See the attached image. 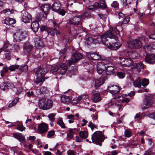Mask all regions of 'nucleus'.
Wrapping results in <instances>:
<instances>
[{
    "label": "nucleus",
    "instance_id": "obj_19",
    "mask_svg": "<svg viewBox=\"0 0 155 155\" xmlns=\"http://www.w3.org/2000/svg\"><path fill=\"white\" fill-rule=\"evenodd\" d=\"M97 71L99 74H101L103 72L104 69L107 67L105 66L104 63L100 62L98 63L97 65Z\"/></svg>",
    "mask_w": 155,
    "mask_h": 155
},
{
    "label": "nucleus",
    "instance_id": "obj_1",
    "mask_svg": "<svg viewBox=\"0 0 155 155\" xmlns=\"http://www.w3.org/2000/svg\"><path fill=\"white\" fill-rule=\"evenodd\" d=\"M114 33L117 35L119 31L116 27L110 28L108 31L101 36L103 44L112 49H118L121 46L120 44L117 41V38Z\"/></svg>",
    "mask_w": 155,
    "mask_h": 155
},
{
    "label": "nucleus",
    "instance_id": "obj_27",
    "mask_svg": "<svg viewBox=\"0 0 155 155\" xmlns=\"http://www.w3.org/2000/svg\"><path fill=\"white\" fill-rule=\"evenodd\" d=\"M31 27L34 32H37L39 27L38 23L37 21H33L31 24Z\"/></svg>",
    "mask_w": 155,
    "mask_h": 155
},
{
    "label": "nucleus",
    "instance_id": "obj_44",
    "mask_svg": "<svg viewBox=\"0 0 155 155\" xmlns=\"http://www.w3.org/2000/svg\"><path fill=\"white\" fill-rule=\"evenodd\" d=\"M87 69L90 73H92L94 71V66L92 64H88L87 67Z\"/></svg>",
    "mask_w": 155,
    "mask_h": 155
},
{
    "label": "nucleus",
    "instance_id": "obj_55",
    "mask_svg": "<svg viewBox=\"0 0 155 155\" xmlns=\"http://www.w3.org/2000/svg\"><path fill=\"white\" fill-rule=\"evenodd\" d=\"M125 135L127 137H130L131 136V133L128 130H126L125 132Z\"/></svg>",
    "mask_w": 155,
    "mask_h": 155
},
{
    "label": "nucleus",
    "instance_id": "obj_45",
    "mask_svg": "<svg viewBox=\"0 0 155 155\" xmlns=\"http://www.w3.org/2000/svg\"><path fill=\"white\" fill-rule=\"evenodd\" d=\"M134 118L136 120H139L142 119V116L140 113H137L134 117Z\"/></svg>",
    "mask_w": 155,
    "mask_h": 155
},
{
    "label": "nucleus",
    "instance_id": "obj_6",
    "mask_svg": "<svg viewBox=\"0 0 155 155\" xmlns=\"http://www.w3.org/2000/svg\"><path fill=\"white\" fill-rule=\"evenodd\" d=\"M82 57V55L81 53L76 51H74L71 57V59L69 61V65L70 66L71 64L76 63L81 59Z\"/></svg>",
    "mask_w": 155,
    "mask_h": 155
},
{
    "label": "nucleus",
    "instance_id": "obj_35",
    "mask_svg": "<svg viewBox=\"0 0 155 155\" xmlns=\"http://www.w3.org/2000/svg\"><path fill=\"white\" fill-rule=\"evenodd\" d=\"M79 135L81 137L84 139H85L88 136V133L86 131H81L79 132Z\"/></svg>",
    "mask_w": 155,
    "mask_h": 155
},
{
    "label": "nucleus",
    "instance_id": "obj_20",
    "mask_svg": "<svg viewBox=\"0 0 155 155\" xmlns=\"http://www.w3.org/2000/svg\"><path fill=\"white\" fill-rule=\"evenodd\" d=\"M68 5L76 8L79 7L80 4L77 0H69L68 2Z\"/></svg>",
    "mask_w": 155,
    "mask_h": 155
},
{
    "label": "nucleus",
    "instance_id": "obj_18",
    "mask_svg": "<svg viewBox=\"0 0 155 155\" xmlns=\"http://www.w3.org/2000/svg\"><path fill=\"white\" fill-rule=\"evenodd\" d=\"M87 55L90 59L92 60H98L101 58L100 55L97 53H88Z\"/></svg>",
    "mask_w": 155,
    "mask_h": 155
},
{
    "label": "nucleus",
    "instance_id": "obj_58",
    "mask_svg": "<svg viewBox=\"0 0 155 155\" xmlns=\"http://www.w3.org/2000/svg\"><path fill=\"white\" fill-rule=\"evenodd\" d=\"M98 15L104 21L107 18V14H98Z\"/></svg>",
    "mask_w": 155,
    "mask_h": 155
},
{
    "label": "nucleus",
    "instance_id": "obj_32",
    "mask_svg": "<svg viewBox=\"0 0 155 155\" xmlns=\"http://www.w3.org/2000/svg\"><path fill=\"white\" fill-rule=\"evenodd\" d=\"M91 98L94 102H99L101 100L100 95L98 93L95 94L93 95L91 97Z\"/></svg>",
    "mask_w": 155,
    "mask_h": 155
},
{
    "label": "nucleus",
    "instance_id": "obj_52",
    "mask_svg": "<svg viewBox=\"0 0 155 155\" xmlns=\"http://www.w3.org/2000/svg\"><path fill=\"white\" fill-rule=\"evenodd\" d=\"M25 128L22 124H19L17 125V129L21 131H22Z\"/></svg>",
    "mask_w": 155,
    "mask_h": 155
},
{
    "label": "nucleus",
    "instance_id": "obj_36",
    "mask_svg": "<svg viewBox=\"0 0 155 155\" xmlns=\"http://www.w3.org/2000/svg\"><path fill=\"white\" fill-rule=\"evenodd\" d=\"M9 84L7 82H4L0 85V88L2 90L5 91L9 87Z\"/></svg>",
    "mask_w": 155,
    "mask_h": 155
},
{
    "label": "nucleus",
    "instance_id": "obj_11",
    "mask_svg": "<svg viewBox=\"0 0 155 155\" xmlns=\"http://www.w3.org/2000/svg\"><path fill=\"white\" fill-rule=\"evenodd\" d=\"M133 62L129 58H122L121 59L120 64L124 67H129L133 64Z\"/></svg>",
    "mask_w": 155,
    "mask_h": 155
},
{
    "label": "nucleus",
    "instance_id": "obj_59",
    "mask_svg": "<svg viewBox=\"0 0 155 155\" xmlns=\"http://www.w3.org/2000/svg\"><path fill=\"white\" fill-rule=\"evenodd\" d=\"M88 126L91 127L92 130L96 127V126L91 122H89Z\"/></svg>",
    "mask_w": 155,
    "mask_h": 155
},
{
    "label": "nucleus",
    "instance_id": "obj_63",
    "mask_svg": "<svg viewBox=\"0 0 155 155\" xmlns=\"http://www.w3.org/2000/svg\"><path fill=\"white\" fill-rule=\"evenodd\" d=\"M118 15L119 17V19H120L121 20L123 19L124 18H125L126 17L124 15L122 12H119L118 13Z\"/></svg>",
    "mask_w": 155,
    "mask_h": 155
},
{
    "label": "nucleus",
    "instance_id": "obj_61",
    "mask_svg": "<svg viewBox=\"0 0 155 155\" xmlns=\"http://www.w3.org/2000/svg\"><path fill=\"white\" fill-rule=\"evenodd\" d=\"M73 136L72 134L71 133L67 134V137L66 139L68 141H69L71 139L73 138Z\"/></svg>",
    "mask_w": 155,
    "mask_h": 155
},
{
    "label": "nucleus",
    "instance_id": "obj_26",
    "mask_svg": "<svg viewBox=\"0 0 155 155\" xmlns=\"http://www.w3.org/2000/svg\"><path fill=\"white\" fill-rule=\"evenodd\" d=\"M104 79L102 78L96 79L94 82L95 87L97 88H98L104 83Z\"/></svg>",
    "mask_w": 155,
    "mask_h": 155
},
{
    "label": "nucleus",
    "instance_id": "obj_23",
    "mask_svg": "<svg viewBox=\"0 0 155 155\" xmlns=\"http://www.w3.org/2000/svg\"><path fill=\"white\" fill-rule=\"evenodd\" d=\"M35 41V47L36 48L40 49L43 47L44 44L41 39L39 38H36Z\"/></svg>",
    "mask_w": 155,
    "mask_h": 155
},
{
    "label": "nucleus",
    "instance_id": "obj_37",
    "mask_svg": "<svg viewBox=\"0 0 155 155\" xmlns=\"http://www.w3.org/2000/svg\"><path fill=\"white\" fill-rule=\"evenodd\" d=\"M15 21L12 18H8L5 19V23L7 25H11L15 23Z\"/></svg>",
    "mask_w": 155,
    "mask_h": 155
},
{
    "label": "nucleus",
    "instance_id": "obj_16",
    "mask_svg": "<svg viewBox=\"0 0 155 155\" xmlns=\"http://www.w3.org/2000/svg\"><path fill=\"white\" fill-rule=\"evenodd\" d=\"M61 5L58 1H55L52 5L51 8L52 10L55 12H58L61 8Z\"/></svg>",
    "mask_w": 155,
    "mask_h": 155
},
{
    "label": "nucleus",
    "instance_id": "obj_51",
    "mask_svg": "<svg viewBox=\"0 0 155 155\" xmlns=\"http://www.w3.org/2000/svg\"><path fill=\"white\" fill-rule=\"evenodd\" d=\"M117 75L119 78H123L125 77L124 73L122 72H118L117 73Z\"/></svg>",
    "mask_w": 155,
    "mask_h": 155
},
{
    "label": "nucleus",
    "instance_id": "obj_28",
    "mask_svg": "<svg viewBox=\"0 0 155 155\" xmlns=\"http://www.w3.org/2000/svg\"><path fill=\"white\" fill-rule=\"evenodd\" d=\"M117 102H119L118 100L117 99L116 97H114L111 101L109 104L110 105H115L117 107L118 110H120L121 107L120 104L117 103Z\"/></svg>",
    "mask_w": 155,
    "mask_h": 155
},
{
    "label": "nucleus",
    "instance_id": "obj_46",
    "mask_svg": "<svg viewBox=\"0 0 155 155\" xmlns=\"http://www.w3.org/2000/svg\"><path fill=\"white\" fill-rule=\"evenodd\" d=\"M55 115L56 114L54 113H51L48 115V117L51 121H53L54 120L55 118L54 117Z\"/></svg>",
    "mask_w": 155,
    "mask_h": 155
},
{
    "label": "nucleus",
    "instance_id": "obj_42",
    "mask_svg": "<svg viewBox=\"0 0 155 155\" xmlns=\"http://www.w3.org/2000/svg\"><path fill=\"white\" fill-rule=\"evenodd\" d=\"M19 67L18 65H12L8 68V70H9L11 71H14L15 69H18Z\"/></svg>",
    "mask_w": 155,
    "mask_h": 155
},
{
    "label": "nucleus",
    "instance_id": "obj_25",
    "mask_svg": "<svg viewBox=\"0 0 155 155\" xmlns=\"http://www.w3.org/2000/svg\"><path fill=\"white\" fill-rule=\"evenodd\" d=\"M61 100L62 102L65 103H68L71 101L72 97L70 96L63 95L61 96Z\"/></svg>",
    "mask_w": 155,
    "mask_h": 155
},
{
    "label": "nucleus",
    "instance_id": "obj_33",
    "mask_svg": "<svg viewBox=\"0 0 155 155\" xmlns=\"http://www.w3.org/2000/svg\"><path fill=\"white\" fill-rule=\"evenodd\" d=\"M13 136L14 137L18 139L20 141H23L25 140V137L21 133L14 134Z\"/></svg>",
    "mask_w": 155,
    "mask_h": 155
},
{
    "label": "nucleus",
    "instance_id": "obj_41",
    "mask_svg": "<svg viewBox=\"0 0 155 155\" xmlns=\"http://www.w3.org/2000/svg\"><path fill=\"white\" fill-rule=\"evenodd\" d=\"M149 82L148 79L144 78L143 79L141 84L143 86L145 87L147 86L149 84Z\"/></svg>",
    "mask_w": 155,
    "mask_h": 155
},
{
    "label": "nucleus",
    "instance_id": "obj_3",
    "mask_svg": "<svg viewBox=\"0 0 155 155\" xmlns=\"http://www.w3.org/2000/svg\"><path fill=\"white\" fill-rule=\"evenodd\" d=\"M91 139L93 143L99 145H102V142L104 140V135L100 131H97L92 136Z\"/></svg>",
    "mask_w": 155,
    "mask_h": 155
},
{
    "label": "nucleus",
    "instance_id": "obj_7",
    "mask_svg": "<svg viewBox=\"0 0 155 155\" xmlns=\"http://www.w3.org/2000/svg\"><path fill=\"white\" fill-rule=\"evenodd\" d=\"M153 103V98L151 96L148 95L145 98L143 103L142 105L143 109H146L152 105Z\"/></svg>",
    "mask_w": 155,
    "mask_h": 155
},
{
    "label": "nucleus",
    "instance_id": "obj_40",
    "mask_svg": "<svg viewBox=\"0 0 155 155\" xmlns=\"http://www.w3.org/2000/svg\"><path fill=\"white\" fill-rule=\"evenodd\" d=\"M19 100L18 98H16L13 101L12 103L9 104L8 107H11L15 106L18 102Z\"/></svg>",
    "mask_w": 155,
    "mask_h": 155
},
{
    "label": "nucleus",
    "instance_id": "obj_64",
    "mask_svg": "<svg viewBox=\"0 0 155 155\" xmlns=\"http://www.w3.org/2000/svg\"><path fill=\"white\" fill-rule=\"evenodd\" d=\"M79 97H81V100L83 99V100H85L88 98V96L87 95L84 94L82 95L79 96Z\"/></svg>",
    "mask_w": 155,
    "mask_h": 155
},
{
    "label": "nucleus",
    "instance_id": "obj_4",
    "mask_svg": "<svg viewBox=\"0 0 155 155\" xmlns=\"http://www.w3.org/2000/svg\"><path fill=\"white\" fill-rule=\"evenodd\" d=\"M27 34L25 32L21 30H18L14 34L13 37L15 41L19 42L25 38Z\"/></svg>",
    "mask_w": 155,
    "mask_h": 155
},
{
    "label": "nucleus",
    "instance_id": "obj_62",
    "mask_svg": "<svg viewBox=\"0 0 155 155\" xmlns=\"http://www.w3.org/2000/svg\"><path fill=\"white\" fill-rule=\"evenodd\" d=\"M122 24H126L128 23L129 21V18L128 17H125V18L122 20Z\"/></svg>",
    "mask_w": 155,
    "mask_h": 155
},
{
    "label": "nucleus",
    "instance_id": "obj_13",
    "mask_svg": "<svg viewBox=\"0 0 155 155\" xmlns=\"http://www.w3.org/2000/svg\"><path fill=\"white\" fill-rule=\"evenodd\" d=\"M142 46L141 42L139 40L134 39L131 41L128 44V46L129 48H133L135 47L138 48Z\"/></svg>",
    "mask_w": 155,
    "mask_h": 155
},
{
    "label": "nucleus",
    "instance_id": "obj_12",
    "mask_svg": "<svg viewBox=\"0 0 155 155\" xmlns=\"http://www.w3.org/2000/svg\"><path fill=\"white\" fill-rule=\"evenodd\" d=\"M31 15L28 12L26 11L22 12V20L23 22L25 23L30 22L32 21Z\"/></svg>",
    "mask_w": 155,
    "mask_h": 155
},
{
    "label": "nucleus",
    "instance_id": "obj_29",
    "mask_svg": "<svg viewBox=\"0 0 155 155\" xmlns=\"http://www.w3.org/2000/svg\"><path fill=\"white\" fill-rule=\"evenodd\" d=\"M106 74L107 75L113 74L114 73V68L113 67L110 66L106 67Z\"/></svg>",
    "mask_w": 155,
    "mask_h": 155
},
{
    "label": "nucleus",
    "instance_id": "obj_10",
    "mask_svg": "<svg viewBox=\"0 0 155 155\" xmlns=\"http://www.w3.org/2000/svg\"><path fill=\"white\" fill-rule=\"evenodd\" d=\"M106 7L107 5L105 3L104 0H102L100 4L98 2H95L92 5L89 6L88 9H93L95 8H100L104 9Z\"/></svg>",
    "mask_w": 155,
    "mask_h": 155
},
{
    "label": "nucleus",
    "instance_id": "obj_24",
    "mask_svg": "<svg viewBox=\"0 0 155 155\" xmlns=\"http://www.w3.org/2000/svg\"><path fill=\"white\" fill-rule=\"evenodd\" d=\"M130 80L133 81L134 86L136 87L140 88L141 86V82L140 78L139 77L135 80L131 77H130Z\"/></svg>",
    "mask_w": 155,
    "mask_h": 155
},
{
    "label": "nucleus",
    "instance_id": "obj_30",
    "mask_svg": "<svg viewBox=\"0 0 155 155\" xmlns=\"http://www.w3.org/2000/svg\"><path fill=\"white\" fill-rule=\"evenodd\" d=\"M16 87L17 88L16 89L15 87L13 90L15 92L16 94H19L21 93L23 91V88L21 86V85L20 84H18L16 85Z\"/></svg>",
    "mask_w": 155,
    "mask_h": 155
},
{
    "label": "nucleus",
    "instance_id": "obj_9",
    "mask_svg": "<svg viewBox=\"0 0 155 155\" xmlns=\"http://www.w3.org/2000/svg\"><path fill=\"white\" fill-rule=\"evenodd\" d=\"M48 124L44 123H42L38 125V131L39 133L44 134L48 131Z\"/></svg>",
    "mask_w": 155,
    "mask_h": 155
},
{
    "label": "nucleus",
    "instance_id": "obj_49",
    "mask_svg": "<svg viewBox=\"0 0 155 155\" xmlns=\"http://www.w3.org/2000/svg\"><path fill=\"white\" fill-rule=\"evenodd\" d=\"M28 67L27 65L24 66L23 67H20L19 69V70L21 72H26L28 70Z\"/></svg>",
    "mask_w": 155,
    "mask_h": 155
},
{
    "label": "nucleus",
    "instance_id": "obj_47",
    "mask_svg": "<svg viewBox=\"0 0 155 155\" xmlns=\"http://www.w3.org/2000/svg\"><path fill=\"white\" fill-rule=\"evenodd\" d=\"M55 131L54 130H52L49 131L47 135V137L48 138H51L54 135Z\"/></svg>",
    "mask_w": 155,
    "mask_h": 155
},
{
    "label": "nucleus",
    "instance_id": "obj_60",
    "mask_svg": "<svg viewBox=\"0 0 155 155\" xmlns=\"http://www.w3.org/2000/svg\"><path fill=\"white\" fill-rule=\"evenodd\" d=\"M26 94L29 97H33L34 95V93L32 91H28L26 92Z\"/></svg>",
    "mask_w": 155,
    "mask_h": 155
},
{
    "label": "nucleus",
    "instance_id": "obj_48",
    "mask_svg": "<svg viewBox=\"0 0 155 155\" xmlns=\"http://www.w3.org/2000/svg\"><path fill=\"white\" fill-rule=\"evenodd\" d=\"M58 124L60 125L61 128H65V126L63 121L61 119L58 120L57 121Z\"/></svg>",
    "mask_w": 155,
    "mask_h": 155
},
{
    "label": "nucleus",
    "instance_id": "obj_50",
    "mask_svg": "<svg viewBox=\"0 0 155 155\" xmlns=\"http://www.w3.org/2000/svg\"><path fill=\"white\" fill-rule=\"evenodd\" d=\"M45 105L46 106H48L49 105V106H49L50 107L49 108V109H50L52 107V101L50 99L47 100Z\"/></svg>",
    "mask_w": 155,
    "mask_h": 155
},
{
    "label": "nucleus",
    "instance_id": "obj_56",
    "mask_svg": "<svg viewBox=\"0 0 155 155\" xmlns=\"http://www.w3.org/2000/svg\"><path fill=\"white\" fill-rule=\"evenodd\" d=\"M44 16L43 13H40L38 16V18L39 20H43L45 18L46 16Z\"/></svg>",
    "mask_w": 155,
    "mask_h": 155
},
{
    "label": "nucleus",
    "instance_id": "obj_8",
    "mask_svg": "<svg viewBox=\"0 0 155 155\" xmlns=\"http://www.w3.org/2000/svg\"><path fill=\"white\" fill-rule=\"evenodd\" d=\"M120 90V88L117 85H110L108 87L107 89V91L114 95L118 94Z\"/></svg>",
    "mask_w": 155,
    "mask_h": 155
},
{
    "label": "nucleus",
    "instance_id": "obj_34",
    "mask_svg": "<svg viewBox=\"0 0 155 155\" xmlns=\"http://www.w3.org/2000/svg\"><path fill=\"white\" fill-rule=\"evenodd\" d=\"M48 92L46 88L45 87H42L41 88L37 89L36 90L37 93L38 95L41 94L46 93Z\"/></svg>",
    "mask_w": 155,
    "mask_h": 155
},
{
    "label": "nucleus",
    "instance_id": "obj_54",
    "mask_svg": "<svg viewBox=\"0 0 155 155\" xmlns=\"http://www.w3.org/2000/svg\"><path fill=\"white\" fill-rule=\"evenodd\" d=\"M127 0H123V5L125 8H129L130 3H129L128 4L127 3Z\"/></svg>",
    "mask_w": 155,
    "mask_h": 155
},
{
    "label": "nucleus",
    "instance_id": "obj_22",
    "mask_svg": "<svg viewBox=\"0 0 155 155\" xmlns=\"http://www.w3.org/2000/svg\"><path fill=\"white\" fill-rule=\"evenodd\" d=\"M67 69V67L65 64H60L58 67V70H60V74L62 75L64 74L66 72Z\"/></svg>",
    "mask_w": 155,
    "mask_h": 155
},
{
    "label": "nucleus",
    "instance_id": "obj_53",
    "mask_svg": "<svg viewBox=\"0 0 155 155\" xmlns=\"http://www.w3.org/2000/svg\"><path fill=\"white\" fill-rule=\"evenodd\" d=\"M119 4L117 1H114L111 4V6L114 8H117L118 7Z\"/></svg>",
    "mask_w": 155,
    "mask_h": 155
},
{
    "label": "nucleus",
    "instance_id": "obj_57",
    "mask_svg": "<svg viewBox=\"0 0 155 155\" xmlns=\"http://www.w3.org/2000/svg\"><path fill=\"white\" fill-rule=\"evenodd\" d=\"M40 31L41 32L45 31L48 32V31L47 27L45 25H44L41 26L40 27Z\"/></svg>",
    "mask_w": 155,
    "mask_h": 155
},
{
    "label": "nucleus",
    "instance_id": "obj_17",
    "mask_svg": "<svg viewBox=\"0 0 155 155\" xmlns=\"http://www.w3.org/2000/svg\"><path fill=\"white\" fill-rule=\"evenodd\" d=\"M33 46L28 42L25 43L23 46L24 51L25 53H28L30 52L33 48Z\"/></svg>",
    "mask_w": 155,
    "mask_h": 155
},
{
    "label": "nucleus",
    "instance_id": "obj_14",
    "mask_svg": "<svg viewBox=\"0 0 155 155\" xmlns=\"http://www.w3.org/2000/svg\"><path fill=\"white\" fill-rule=\"evenodd\" d=\"M146 62L150 64H153L155 63V55L153 54H148L145 58Z\"/></svg>",
    "mask_w": 155,
    "mask_h": 155
},
{
    "label": "nucleus",
    "instance_id": "obj_31",
    "mask_svg": "<svg viewBox=\"0 0 155 155\" xmlns=\"http://www.w3.org/2000/svg\"><path fill=\"white\" fill-rule=\"evenodd\" d=\"M133 67L137 69L138 71L141 69L144 70L146 68L145 66L142 62L135 64Z\"/></svg>",
    "mask_w": 155,
    "mask_h": 155
},
{
    "label": "nucleus",
    "instance_id": "obj_15",
    "mask_svg": "<svg viewBox=\"0 0 155 155\" xmlns=\"http://www.w3.org/2000/svg\"><path fill=\"white\" fill-rule=\"evenodd\" d=\"M46 101L47 100L44 98H42L39 101L38 105L41 109L45 110L49 109L50 106L49 105H46Z\"/></svg>",
    "mask_w": 155,
    "mask_h": 155
},
{
    "label": "nucleus",
    "instance_id": "obj_39",
    "mask_svg": "<svg viewBox=\"0 0 155 155\" xmlns=\"http://www.w3.org/2000/svg\"><path fill=\"white\" fill-rule=\"evenodd\" d=\"M67 118L69 119L68 122L69 123L71 124L74 122V116L72 114L69 115L67 117Z\"/></svg>",
    "mask_w": 155,
    "mask_h": 155
},
{
    "label": "nucleus",
    "instance_id": "obj_21",
    "mask_svg": "<svg viewBox=\"0 0 155 155\" xmlns=\"http://www.w3.org/2000/svg\"><path fill=\"white\" fill-rule=\"evenodd\" d=\"M50 8V5L48 4H44L41 6V10L44 12L46 16L48 14Z\"/></svg>",
    "mask_w": 155,
    "mask_h": 155
},
{
    "label": "nucleus",
    "instance_id": "obj_43",
    "mask_svg": "<svg viewBox=\"0 0 155 155\" xmlns=\"http://www.w3.org/2000/svg\"><path fill=\"white\" fill-rule=\"evenodd\" d=\"M81 101V98L79 96L77 98H75L72 101L71 103L73 104L74 105L78 103Z\"/></svg>",
    "mask_w": 155,
    "mask_h": 155
},
{
    "label": "nucleus",
    "instance_id": "obj_38",
    "mask_svg": "<svg viewBox=\"0 0 155 155\" xmlns=\"http://www.w3.org/2000/svg\"><path fill=\"white\" fill-rule=\"evenodd\" d=\"M85 44L90 45L93 42V39L91 37H86L85 38Z\"/></svg>",
    "mask_w": 155,
    "mask_h": 155
},
{
    "label": "nucleus",
    "instance_id": "obj_5",
    "mask_svg": "<svg viewBox=\"0 0 155 155\" xmlns=\"http://www.w3.org/2000/svg\"><path fill=\"white\" fill-rule=\"evenodd\" d=\"M83 18V15L74 16L69 19V23L74 26L81 25L82 24L81 18Z\"/></svg>",
    "mask_w": 155,
    "mask_h": 155
},
{
    "label": "nucleus",
    "instance_id": "obj_2",
    "mask_svg": "<svg viewBox=\"0 0 155 155\" xmlns=\"http://www.w3.org/2000/svg\"><path fill=\"white\" fill-rule=\"evenodd\" d=\"M34 71L37 77L36 81L37 83L44 81V77L48 71L46 67L42 66L39 68L35 69Z\"/></svg>",
    "mask_w": 155,
    "mask_h": 155
}]
</instances>
